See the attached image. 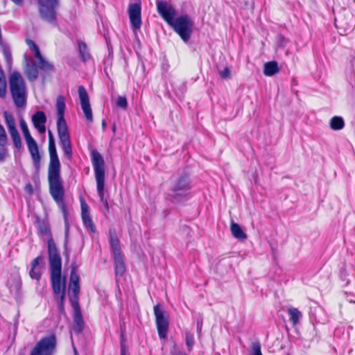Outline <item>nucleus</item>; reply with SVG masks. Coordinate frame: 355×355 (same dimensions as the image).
<instances>
[{
  "instance_id": "nucleus-1",
  "label": "nucleus",
  "mask_w": 355,
  "mask_h": 355,
  "mask_svg": "<svg viewBox=\"0 0 355 355\" xmlns=\"http://www.w3.org/2000/svg\"><path fill=\"white\" fill-rule=\"evenodd\" d=\"M49 163L48 166V182L49 193L60 209L65 220L67 219L68 209L64 202V188L60 171L61 164L57 153L55 139L51 130L48 131Z\"/></svg>"
},
{
  "instance_id": "nucleus-2",
  "label": "nucleus",
  "mask_w": 355,
  "mask_h": 355,
  "mask_svg": "<svg viewBox=\"0 0 355 355\" xmlns=\"http://www.w3.org/2000/svg\"><path fill=\"white\" fill-rule=\"evenodd\" d=\"M47 252L53 297L58 304L60 313L64 315L67 279L62 276V258L52 236L48 239Z\"/></svg>"
},
{
  "instance_id": "nucleus-3",
  "label": "nucleus",
  "mask_w": 355,
  "mask_h": 355,
  "mask_svg": "<svg viewBox=\"0 0 355 355\" xmlns=\"http://www.w3.org/2000/svg\"><path fill=\"white\" fill-rule=\"evenodd\" d=\"M158 14L163 20L179 35L184 42H187L191 37L194 28V22L187 14L177 17L175 8L166 1H156Z\"/></svg>"
},
{
  "instance_id": "nucleus-4",
  "label": "nucleus",
  "mask_w": 355,
  "mask_h": 355,
  "mask_svg": "<svg viewBox=\"0 0 355 355\" xmlns=\"http://www.w3.org/2000/svg\"><path fill=\"white\" fill-rule=\"evenodd\" d=\"M58 114L57 131L60 144L64 155L71 159L72 157V146L69 135V131L64 119L65 100L62 96H59L56 101Z\"/></svg>"
},
{
  "instance_id": "nucleus-5",
  "label": "nucleus",
  "mask_w": 355,
  "mask_h": 355,
  "mask_svg": "<svg viewBox=\"0 0 355 355\" xmlns=\"http://www.w3.org/2000/svg\"><path fill=\"white\" fill-rule=\"evenodd\" d=\"M9 91L15 106L24 108L27 103V86L26 81L18 71H13L8 76Z\"/></svg>"
},
{
  "instance_id": "nucleus-6",
  "label": "nucleus",
  "mask_w": 355,
  "mask_h": 355,
  "mask_svg": "<svg viewBox=\"0 0 355 355\" xmlns=\"http://www.w3.org/2000/svg\"><path fill=\"white\" fill-rule=\"evenodd\" d=\"M91 160L94 171V177L96 182V190L100 201L107 212L110 211V206L107 200L105 198V162L101 153L96 149L91 151Z\"/></svg>"
},
{
  "instance_id": "nucleus-7",
  "label": "nucleus",
  "mask_w": 355,
  "mask_h": 355,
  "mask_svg": "<svg viewBox=\"0 0 355 355\" xmlns=\"http://www.w3.org/2000/svg\"><path fill=\"white\" fill-rule=\"evenodd\" d=\"M19 125L27 145L28 152L31 155L34 168L36 171H39L41 168L42 157L39 151L37 143L31 136L28 125L23 119L20 120Z\"/></svg>"
},
{
  "instance_id": "nucleus-8",
  "label": "nucleus",
  "mask_w": 355,
  "mask_h": 355,
  "mask_svg": "<svg viewBox=\"0 0 355 355\" xmlns=\"http://www.w3.org/2000/svg\"><path fill=\"white\" fill-rule=\"evenodd\" d=\"M153 311L158 336L160 338L165 339L169 327V315L162 309L160 304H157L154 306Z\"/></svg>"
},
{
  "instance_id": "nucleus-9",
  "label": "nucleus",
  "mask_w": 355,
  "mask_h": 355,
  "mask_svg": "<svg viewBox=\"0 0 355 355\" xmlns=\"http://www.w3.org/2000/svg\"><path fill=\"white\" fill-rule=\"evenodd\" d=\"M56 347L54 334L42 337L31 350L30 355H53Z\"/></svg>"
},
{
  "instance_id": "nucleus-10",
  "label": "nucleus",
  "mask_w": 355,
  "mask_h": 355,
  "mask_svg": "<svg viewBox=\"0 0 355 355\" xmlns=\"http://www.w3.org/2000/svg\"><path fill=\"white\" fill-rule=\"evenodd\" d=\"M58 6V0H39V12L42 20L50 24H55V9Z\"/></svg>"
},
{
  "instance_id": "nucleus-11",
  "label": "nucleus",
  "mask_w": 355,
  "mask_h": 355,
  "mask_svg": "<svg viewBox=\"0 0 355 355\" xmlns=\"http://www.w3.org/2000/svg\"><path fill=\"white\" fill-rule=\"evenodd\" d=\"M80 290V278L77 274V266L76 263H73L71 267L69 284V298L71 303L78 302Z\"/></svg>"
},
{
  "instance_id": "nucleus-12",
  "label": "nucleus",
  "mask_w": 355,
  "mask_h": 355,
  "mask_svg": "<svg viewBox=\"0 0 355 355\" xmlns=\"http://www.w3.org/2000/svg\"><path fill=\"white\" fill-rule=\"evenodd\" d=\"M191 189L190 182L187 175L179 177L174 182L169 196L170 200L173 202L179 198L186 196V192Z\"/></svg>"
},
{
  "instance_id": "nucleus-13",
  "label": "nucleus",
  "mask_w": 355,
  "mask_h": 355,
  "mask_svg": "<svg viewBox=\"0 0 355 355\" xmlns=\"http://www.w3.org/2000/svg\"><path fill=\"white\" fill-rule=\"evenodd\" d=\"M3 117L14 146L17 149H21L22 147L21 139L16 128L15 120L13 115L10 112L5 111L3 112Z\"/></svg>"
},
{
  "instance_id": "nucleus-14",
  "label": "nucleus",
  "mask_w": 355,
  "mask_h": 355,
  "mask_svg": "<svg viewBox=\"0 0 355 355\" xmlns=\"http://www.w3.org/2000/svg\"><path fill=\"white\" fill-rule=\"evenodd\" d=\"M130 23L133 31L140 29L141 26V6L139 3H131L128 6Z\"/></svg>"
},
{
  "instance_id": "nucleus-15",
  "label": "nucleus",
  "mask_w": 355,
  "mask_h": 355,
  "mask_svg": "<svg viewBox=\"0 0 355 355\" xmlns=\"http://www.w3.org/2000/svg\"><path fill=\"white\" fill-rule=\"evenodd\" d=\"M81 208V218L85 229L90 233H96L97 232L96 227L90 216L89 207L87 204L83 197L80 199Z\"/></svg>"
},
{
  "instance_id": "nucleus-16",
  "label": "nucleus",
  "mask_w": 355,
  "mask_h": 355,
  "mask_svg": "<svg viewBox=\"0 0 355 355\" xmlns=\"http://www.w3.org/2000/svg\"><path fill=\"white\" fill-rule=\"evenodd\" d=\"M78 92L81 108L84 112L85 119L88 123H92L93 121L92 111L87 92L84 86L80 85L78 88Z\"/></svg>"
},
{
  "instance_id": "nucleus-17",
  "label": "nucleus",
  "mask_w": 355,
  "mask_h": 355,
  "mask_svg": "<svg viewBox=\"0 0 355 355\" xmlns=\"http://www.w3.org/2000/svg\"><path fill=\"white\" fill-rule=\"evenodd\" d=\"M73 309V330L76 334L82 333L84 329L85 322L83 318L81 309L79 305V302L71 303Z\"/></svg>"
},
{
  "instance_id": "nucleus-18",
  "label": "nucleus",
  "mask_w": 355,
  "mask_h": 355,
  "mask_svg": "<svg viewBox=\"0 0 355 355\" xmlns=\"http://www.w3.org/2000/svg\"><path fill=\"white\" fill-rule=\"evenodd\" d=\"M34 128L40 134H44L46 132L45 123L46 122V116L44 112H36L31 118Z\"/></svg>"
},
{
  "instance_id": "nucleus-19",
  "label": "nucleus",
  "mask_w": 355,
  "mask_h": 355,
  "mask_svg": "<svg viewBox=\"0 0 355 355\" xmlns=\"http://www.w3.org/2000/svg\"><path fill=\"white\" fill-rule=\"evenodd\" d=\"M109 242L113 255L122 254L120 241L114 228L109 230Z\"/></svg>"
},
{
  "instance_id": "nucleus-20",
  "label": "nucleus",
  "mask_w": 355,
  "mask_h": 355,
  "mask_svg": "<svg viewBox=\"0 0 355 355\" xmlns=\"http://www.w3.org/2000/svg\"><path fill=\"white\" fill-rule=\"evenodd\" d=\"M113 260L116 278L122 277L126 270V266L122 254L113 255Z\"/></svg>"
},
{
  "instance_id": "nucleus-21",
  "label": "nucleus",
  "mask_w": 355,
  "mask_h": 355,
  "mask_svg": "<svg viewBox=\"0 0 355 355\" xmlns=\"http://www.w3.org/2000/svg\"><path fill=\"white\" fill-rule=\"evenodd\" d=\"M44 258L42 256L40 255L35 257L31 263V270L29 271V275L31 279H34L37 281H39L41 278L42 273L40 270L38 268V266L40 262L43 261Z\"/></svg>"
},
{
  "instance_id": "nucleus-22",
  "label": "nucleus",
  "mask_w": 355,
  "mask_h": 355,
  "mask_svg": "<svg viewBox=\"0 0 355 355\" xmlns=\"http://www.w3.org/2000/svg\"><path fill=\"white\" fill-rule=\"evenodd\" d=\"M77 44L78 46L80 59L82 62H86L92 58V55L89 52V48L87 44L81 40H78Z\"/></svg>"
},
{
  "instance_id": "nucleus-23",
  "label": "nucleus",
  "mask_w": 355,
  "mask_h": 355,
  "mask_svg": "<svg viewBox=\"0 0 355 355\" xmlns=\"http://www.w3.org/2000/svg\"><path fill=\"white\" fill-rule=\"evenodd\" d=\"M24 73L29 81H35L39 76L37 65L35 62L32 64L28 63L24 69Z\"/></svg>"
},
{
  "instance_id": "nucleus-24",
  "label": "nucleus",
  "mask_w": 355,
  "mask_h": 355,
  "mask_svg": "<svg viewBox=\"0 0 355 355\" xmlns=\"http://www.w3.org/2000/svg\"><path fill=\"white\" fill-rule=\"evenodd\" d=\"M230 230L232 236L234 238L241 240L247 239V235L243 232L241 226L238 223H234L233 220H232L230 223Z\"/></svg>"
},
{
  "instance_id": "nucleus-25",
  "label": "nucleus",
  "mask_w": 355,
  "mask_h": 355,
  "mask_svg": "<svg viewBox=\"0 0 355 355\" xmlns=\"http://www.w3.org/2000/svg\"><path fill=\"white\" fill-rule=\"evenodd\" d=\"M279 71L278 64L276 61L268 62L264 64L263 73L267 76H272Z\"/></svg>"
},
{
  "instance_id": "nucleus-26",
  "label": "nucleus",
  "mask_w": 355,
  "mask_h": 355,
  "mask_svg": "<svg viewBox=\"0 0 355 355\" xmlns=\"http://www.w3.org/2000/svg\"><path fill=\"white\" fill-rule=\"evenodd\" d=\"M288 313L293 325H297L300 322V318L302 317L301 312L297 308L289 307L288 309Z\"/></svg>"
},
{
  "instance_id": "nucleus-27",
  "label": "nucleus",
  "mask_w": 355,
  "mask_h": 355,
  "mask_svg": "<svg viewBox=\"0 0 355 355\" xmlns=\"http://www.w3.org/2000/svg\"><path fill=\"white\" fill-rule=\"evenodd\" d=\"M345 122L340 116H334L330 121V127L334 130H339L344 128Z\"/></svg>"
},
{
  "instance_id": "nucleus-28",
  "label": "nucleus",
  "mask_w": 355,
  "mask_h": 355,
  "mask_svg": "<svg viewBox=\"0 0 355 355\" xmlns=\"http://www.w3.org/2000/svg\"><path fill=\"white\" fill-rule=\"evenodd\" d=\"M35 58L38 60V68L45 71H49L53 70V65L47 62L46 60H45L42 57V54H40V56Z\"/></svg>"
},
{
  "instance_id": "nucleus-29",
  "label": "nucleus",
  "mask_w": 355,
  "mask_h": 355,
  "mask_svg": "<svg viewBox=\"0 0 355 355\" xmlns=\"http://www.w3.org/2000/svg\"><path fill=\"white\" fill-rule=\"evenodd\" d=\"M26 43L28 46V47L34 52L35 57L40 56L41 53L39 49V47L33 40L31 39H26Z\"/></svg>"
},
{
  "instance_id": "nucleus-30",
  "label": "nucleus",
  "mask_w": 355,
  "mask_h": 355,
  "mask_svg": "<svg viewBox=\"0 0 355 355\" xmlns=\"http://www.w3.org/2000/svg\"><path fill=\"white\" fill-rule=\"evenodd\" d=\"M185 341L188 350L191 352L193 349L195 343L193 334L191 332H187L185 336Z\"/></svg>"
},
{
  "instance_id": "nucleus-31",
  "label": "nucleus",
  "mask_w": 355,
  "mask_h": 355,
  "mask_svg": "<svg viewBox=\"0 0 355 355\" xmlns=\"http://www.w3.org/2000/svg\"><path fill=\"white\" fill-rule=\"evenodd\" d=\"M8 144V137L3 126L0 123V146L4 148Z\"/></svg>"
},
{
  "instance_id": "nucleus-32",
  "label": "nucleus",
  "mask_w": 355,
  "mask_h": 355,
  "mask_svg": "<svg viewBox=\"0 0 355 355\" xmlns=\"http://www.w3.org/2000/svg\"><path fill=\"white\" fill-rule=\"evenodd\" d=\"M116 105L118 107L126 110L128 107V101L125 96H119L116 101Z\"/></svg>"
},
{
  "instance_id": "nucleus-33",
  "label": "nucleus",
  "mask_w": 355,
  "mask_h": 355,
  "mask_svg": "<svg viewBox=\"0 0 355 355\" xmlns=\"http://www.w3.org/2000/svg\"><path fill=\"white\" fill-rule=\"evenodd\" d=\"M38 231L42 234L50 233L49 225L44 222L40 223L37 227Z\"/></svg>"
},
{
  "instance_id": "nucleus-34",
  "label": "nucleus",
  "mask_w": 355,
  "mask_h": 355,
  "mask_svg": "<svg viewBox=\"0 0 355 355\" xmlns=\"http://www.w3.org/2000/svg\"><path fill=\"white\" fill-rule=\"evenodd\" d=\"M252 355H263L261 350V345L259 342L253 343L251 345Z\"/></svg>"
},
{
  "instance_id": "nucleus-35",
  "label": "nucleus",
  "mask_w": 355,
  "mask_h": 355,
  "mask_svg": "<svg viewBox=\"0 0 355 355\" xmlns=\"http://www.w3.org/2000/svg\"><path fill=\"white\" fill-rule=\"evenodd\" d=\"M219 75L222 79H228L231 76L230 69L229 67H225L223 70L219 71Z\"/></svg>"
},
{
  "instance_id": "nucleus-36",
  "label": "nucleus",
  "mask_w": 355,
  "mask_h": 355,
  "mask_svg": "<svg viewBox=\"0 0 355 355\" xmlns=\"http://www.w3.org/2000/svg\"><path fill=\"white\" fill-rule=\"evenodd\" d=\"M121 341L120 343V355H128L127 354V349L125 344V338H124V334L122 332L121 333Z\"/></svg>"
},
{
  "instance_id": "nucleus-37",
  "label": "nucleus",
  "mask_w": 355,
  "mask_h": 355,
  "mask_svg": "<svg viewBox=\"0 0 355 355\" xmlns=\"http://www.w3.org/2000/svg\"><path fill=\"white\" fill-rule=\"evenodd\" d=\"M171 355H187L182 352L175 344L171 349Z\"/></svg>"
},
{
  "instance_id": "nucleus-38",
  "label": "nucleus",
  "mask_w": 355,
  "mask_h": 355,
  "mask_svg": "<svg viewBox=\"0 0 355 355\" xmlns=\"http://www.w3.org/2000/svg\"><path fill=\"white\" fill-rule=\"evenodd\" d=\"M3 55L8 62H10L12 60V55L10 51L7 49H4L3 51Z\"/></svg>"
},
{
  "instance_id": "nucleus-39",
  "label": "nucleus",
  "mask_w": 355,
  "mask_h": 355,
  "mask_svg": "<svg viewBox=\"0 0 355 355\" xmlns=\"http://www.w3.org/2000/svg\"><path fill=\"white\" fill-rule=\"evenodd\" d=\"M24 189L30 195H32L33 193V191H34L33 187V185L31 183L26 184V186H25Z\"/></svg>"
},
{
  "instance_id": "nucleus-40",
  "label": "nucleus",
  "mask_w": 355,
  "mask_h": 355,
  "mask_svg": "<svg viewBox=\"0 0 355 355\" xmlns=\"http://www.w3.org/2000/svg\"><path fill=\"white\" fill-rule=\"evenodd\" d=\"M6 155H7V150L3 148L0 150V162H3L5 159Z\"/></svg>"
},
{
  "instance_id": "nucleus-41",
  "label": "nucleus",
  "mask_w": 355,
  "mask_h": 355,
  "mask_svg": "<svg viewBox=\"0 0 355 355\" xmlns=\"http://www.w3.org/2000/svg\"><path fill=\"white\" fill-rule=\"evenodd\" d=\"M202 324H203L202 319H201L200 320H198L197 322V332L199 334L201 333L202 328Z\"/></svg>"
},
{
  "instance_id": "nucleus-42",
  "label": "nucleus",
  "mask_w": 355,
  "mask_h": 355,
  "mask_svg": "<svg viewBox=\"0 0 355 355\" xmlns=\"http://www.w3.org/2000/svg\"><path fill=\"white\" fill-rule=\"evenodd\" d=\"M16 5L21 6L23 4V0H11Z\"/></svg>"
},
{
  "instance_id": "nucleus-43",
  "label": "nucleus",
  "mask_w": 355,
  "mask_h": 355,
  "mask_svg": "<svg viewBox=\"0 0 355 355\" xmlns=\"http://www.w3.org/2000/svg\"><path fill=\"white\" fill-rule=\"evenodd\" d=\"M105 124H106V123H105V121H102V125H103V126H105Z\"/></svg>"
},
{
  "instance_id": "nucleus-44",
  "label": "nucleus",
  "mask_w": 355,
  "mask_h": 355,
  "mask_svg": "<svg viewBox=\"0 0 355 355\" xmlns=\"http://www.w3.org/2000/svg\"><path fill=\"white\" fill-rule=\"evenodd\" d=\"M74 353H75V355H78V352L76 349H74Z\"/></svg>"
}]
</instances>
